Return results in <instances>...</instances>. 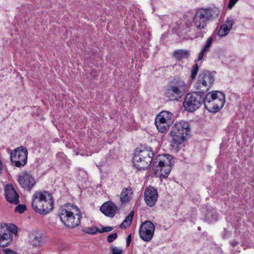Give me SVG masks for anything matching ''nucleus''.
Wrapping results in <instances>:
<instances>
[{
	"instance_id": "8",
	"label": "nucleus",
	"mask_w": 254,
	"mask_h": 254,
	"mask_svg": "<svg viewBox=\"0 0 254 254\" xmlns=\"http://www.w3.org/2000/svg\"><path fill=\"white\" fill-rule=\"evenodd\" d=\"M28 151L26 147L20 146L11 151L10 161L13 165L21 168L23 167L27 161Z\"/></svg>"
},
{
	"instance_id": "6",
	"label": "nucleus",
	"mask_w": 254,
	"mask_h": 254,
	"mask_svg": "<svg viewBox=\"0 0 254 254\" xmlns=\"http://www.w3.org/2000/svg\"><path fill=\"white\" fill-rule=\"evenodd\" d=\"M214 77L212 73H201L199 74L198 80L195 84L196 91L195 93L203 95L207 92L213 84Z\"/></svg>"
},
{
	"instance_id": "12",
	"label": "nucleus",
	"mask_w": 254,
	"mask_h": 254,
	"mask_svg": "<svg viewBox=\"0 0 254 254\" xmlns=\"http://www.w3.org/2000/svg\"><path fill=\"white\" fill-rule=\"evenodd\" d=\"M158 197V194L156 189L151 186L146 188L144 193V199L148 206H153L155 204Z\"/></svg>"
},
{
	"instance_id": "18",
	"label": "nucleus",
	"mask_w": 254,
	"mask_h": 254,
	"mask_svg": "<svg viewBox=\"0 0 254 254\" xmlns=\"http://www.w3.org/2000/svg\"><path fill=\"white\" fill-rule=\"evenodd\" d=\"M133 190L132 189L128 187L124 188L120 194V200L122 203H127L132 199Z\"/></svg>"
},
{
	"instance_id": "35",
	"label": "nucleus",
	"mask_w": 254,
	"mask_h": 254,
	"mask_svg": "<svg viewBox=\"0 0 254 254\" xmlns=\"http://www.w3.org/2000/svg\"><path fill=\"white\" fill-rule=\"evenodd\" d=\"M238 1V0H230L228 5L229 9H231Z\"/></svg>"
},
{
	"instance_id": "20",
	"label": "nucleus",
	"mask_w": 254,
	"mask_h": 254,
	"mask_svg": "<svg viewBox=\"0 0 254 254\" xmlns=\"http://www.w3.org/2000/svg\"><path fill=\"white\" fill-rule=\"evenodd\" d=\"M190 55L189 51L186 50H178L173 53V56L178 60L183 58H188Z\"/></svg>"
},
{
	"instance_id": "10",
	"label": "nucleus",
	"mask_w": 254,
	"mask_h": 254,
	"mask_svg": "<svg viewBox=\"0 0 254 254\" xmlns=\"http://www.w3.org/2000/svg\"><path fill=\"white\" fill-rule=\"evenodd\" d=\"M207 11L204 8L198 9L193 18V22L195 27L199 30L203 29L209 20Z\"/></svg>"
},
{
	"instance_id": "19",
	"label": "nucleus",
	"mask_w": 254,
	"mask_h": 254,
	"mask_svg": "<svg viewBox=\"0 0 254 254\" xmlns=\"http://www.w3.org/2000/svg\"><path fill=\"white\" fill-rule=\"evenodd\" d=\"M172 117V114L171 112L163 111L161 112L156 117L155 120L163 123L169 124Z\"/></svg>"
},
{
	"instance_id": "1",
	"label": "nucleus",
	"mask_w": 254,
	"mask_h": 254,
	"mask_svg": "<svg viewBox=\"0 0 254 254\" xmlns=\"http://www.w3.org/2000/svg\"><path fill=\"white\" fill-rule=\"evenodd\" d=\"M154 155L153 150L148 147L136 149L134 153L133 164L135 168L139 170L147 169L151 163L152 167L156 171H160L163 178L170 173L173 164V157L169 154L159 155L153 160Z\"/></svg>"
},
{
	"instance_id": "21",
	"label": "nucleus",
	"mask_w": 254,
	"mask_h": 254,
	"mask_svg": "<svg viewBox=\"0 0 254 254\" xmlns=\"http://www.w3.org/2000/svg\"><path fill=\"white\" fill-rule=\"evenodd\" d=\"M133 215L134 212L131 211L129 214L126 217L123 222L120 225V227L122 229H126L127 227L130 226L133 219Z\"/></svg>"
},
{
	"instance_id": "15",
	"label": "nucleus",
	"mask_w": 254,
	"mask_h": 254,
	"mask_svg": "<svg viewBox=\"0 0 254 254\" xmlns=\"http://www.w3.org/2000/svg\"><path fill=\"white\" fill-rule=\"evenodd\" d=\"M18 181L21 187L27 190H30L35 184V179L27 173L19 176Z\"/></svg>"
},
{
	"instance_id": "32",
	"label": "nucleus",
	"mask_w": 254,
	"mask_h": 254,
	"mask_svg": "<svg viewBox=\"0 0 254 254\" xmlns=\"http://www.w3.org/2000/svg\"><path fill=\"white\" fill-rule=\"evenodd\" d=\"M234 24V21L232 19H228L224 24L229 29H231L232 28L233 25Z\"/></svg>"
},
{
	"instance_id": "25",
	"label": "nucleus",
	"mask_w": 254,
	"mask_h": 254,
	"mask_svg": "<svg viewBox=\"0 0 254 254\" xmlns=\"http://www.w3.org/2000/svg\"><path fill=\"white\" fill-rule=\"evenodd\" d=\"M230 31V29H229L224 24H222L218 31V35L220 37L225 36L229 33Z\"/></svg>"
},
{
	"instance_id": "40",
	"label": "nucleus",
	"mask_w": 254,
	"mask_h": 254,
	"mask_svg": "<svg viewBox=\"0 0 254 254\" xmlns=\"http://www.w3.org/2000/svg\"><path fill=\"white\" fill-rule=\"evenodd\" d=\"M237 242H232V243H231L233 247H234L235 246H236V245H237Z\"/></svg>"
},
{
	"instance_id": "23",
	"label": "nucleus",
	"mask_w": 254,
	"mask_h": 254,
	"mask_svg": "<svg viewBox=\"0 0 254 254\" xmlns=\"http://www.w3.org/2000/svg\"><path fill=\"white\" fill-rule=\"evenodd\" d=\"M155 124L158 131L161 133H164L166 131L167 128L169 127V124L160 123L158 121H155Z\"/></svg>"
},
{
	"instance_id": "3",
	"label": "nucleus",
	"mask_w": 254,
	"mask_h": 254,
	"mask_svg": "<svg viewBox=\"0 0 254 254\" xmlns=\"http://www.w3.org/2000/svg\"><path fill=\"white\" fill-rule=\"evenodd\" d=\"M225 102V95L220 91L209 92L204 98V107L209 112H218L223 107Z\"/></svg>"
},
{
	"instance_id": "38",
	"label": "nucleus",
	"mask_w": 254,
	"mask_h": 254,
	"mask_svg": "<svg viewBox=\"0 0 254 254\" xmlns=\"http://www.w3.org/2000/svg\"><path fill=\"white\" fill-rule=\"evenodd\" d=\"M130 242H131V235L129 234L127 236V247H128L129 246Z\"/></svg>"
},
{
	"instance_id": "31",
	"label": "nucleus",
	"mask_w": 254,
	"mask_h": 254,
	"mask_svg": "<svg viewBox=\"0 0 254 254\" xmlns=\"http://www.w3.org/2000/svg\"><path fill=\"white\" fill-rule=\"evenodd\" d=\"M118 237V234L116 233L109 235L107 237V241L109 243H112L115 241Z\"/></svg>"
},
{
	"instance_id": "39",
	"label": "nucleus",
	"mask_w": 254,
	"mask_h": 254,
	"mask_svg": "<svg viewBox=\"0 0 254 254\" xmlns=\"http://www.w3.org/2000/svg\"><path fill=\"white\" fill-rule=\"evenodd\" d=\"M11 232H12V233H13L14 234L16 235V233H17V228H16V227H15V228H14V229H13L12 230Z\"/></svg>"
},
{
	"instance_id": "7",
	"label": "nucleus",
	"mask_w": 254,
	"mask_h": 254,
	"mask_svg": "<svg viewBox=\"0 0 254 254\" xmlns=\"http://www.w3.org/2000/svg\"><path fill=\"white\" fill-rule=\"evenodd\" d=\"M203 95L191 92L188 93L186 96L184 102V106L186 110L193 112L198 109L204 103Z\"/></svg>"
},
{
	"instance_id": "26",
	"label": "nucleus",
	"mask_w": 254,
	"mask_h": 254,
	"mask_svg": "<svg viewBox=\"0 0 254 254\" xmlns=\"http://www.w3.org/2000/svg\"><path fill=\"white\" fill-rule=\"evenodd\" d=\"M42 241V237L39 235H33L31 243L34 246H37L40 245Z\"/></svg>"
},
{
	"instance_id": "13",
	"label": "nucleus",
	"mask_w": 254,
	"mask_h": 254,
	"mask_svg": "<svg viewBox=\"0 0 254 254\" xmlns=\"http://www.w3.org/2000/svg\"><path fill=\"white\" fill-rule=\"evenodd\" d=\"M12 241L11 232L4 224H0V247L8 246Z\"/></svg>"
},
{
	"instance_id": "22",
	"label": "nucleus",
	"mask_w": 254,
	"mask_h": 254,
	"mask_svg": "<svg viewBox=\"0 0 254 254\" xmlns=\"http://www.w3.org/2000/svg\"><path fill=\"white\" fill-rule=\"evenodd\" d=\"M205 10L207 11L209 19L212 18H216L219 15L220 11L219 9L216 7L206 8Z\"/></svg>"
},
{
	"instance_id": "27",
	"label": "nucleus",
	"mask_w": 254,
	"mask_h": 254,
	"mask_svg": "<svg viewBox=\"0 0 254 254\" xmlns=\"http://www.w3.org/2000/svg\"><path fill=\"white\" fill-rule=\"evenodd\" d=\"M212 41H213V38L212 37H210L208 38V39L207 40L205 45L202 48V49H203V51H205L207 52L209 50V49L212 44Z\"/></svg>"
},
{
	"instance_id": "16",
	"label": "nucleus",
	"mask_w": 254,
	"mask_h": 254,
	"mask_svg": "<svg viewBox=\"0 0 254 254\" xmlns=\"http://www.w3.org/2000/svg\"><path fill=\"white\" fill-rule=\"evenodd\" d=\"M100 210L106 216L113 217L116 213L117 207L112 202L107 201L100 207Z\"/></svg>"
},
{
	"instance_id": "33",
	"label": "nucleus",
	"mask_w": 254,
	"mask_h": 254,
	"mask_svg": "<svg viewBox=\"0 0 254 254\" xmlns=\"http://www.w3.org/2000/svg\"><path fill=\"white\" fill-rule=\"evenodd\" d=\"M87 230V231H86V232L90 234H95L99 231V230L96 228L93 227L88 228Z\"/></svg>"
},
{
	"instance_id": "29",
	"label": "nucleus",
	"mask_w": 254,
	"mask_h": 254,
	"mask_svg": "<svg viewBox=\"0 0 254 254\" xmlns=\"http://www.w3.org/2000/svg\"><path fill=\"white\" fill-rule=\"evenodd\" d=\"M198 70V65L197 64H195L191 70V77L192 79L195 78Z\"/></svg>"
},
{
	"instance_id": "2",
	"label": "nucleus",
	"mask_w": 254,
	"mask_h": 254,
	"mask_svg": "<svg viewBox=\"0 0 254 254\" xmlns=\"http://www.w3.org/2000/svg\"><path fill=\"white\" fill-rule=\"evenodd\" d=\"M54 203L51 193L46 191H36L33 195L31 206L37 213L45 215L52 211Z\"/></svg>"
},
{
	"instance_id": "14",
	"label": "nucleus",
	"mask_w": 254,
	"mask_h": 254,
	"mask_svg": "<svg viewBox=\"0 0 254 254\" xmlns=\"http://www.w3.org/2000/svg\"><path fill=\"white\" fill-rule=\"evenodd\" d=\"M5 195L6 200L10 203L17 204L19 203V195L11 185L5 187Z\"/></svg>"
},
{
	"instance_id": "17",
	"label": "nucleus",
	"mask_w": 254,
	"mask_h": 254,
	"mask_svg": "<svg viewBox=\"0 0 254 254\" xmlns=\"http://www.w3.org/2000/svg\"><path fill=\"white\" fill-rule=\"evenodd\" d=\"M76 215L74 213L64 223V224L69 228H74L78 226L80 223V219L82 216L80 212H75Z\"/></svg>"
},
{
	"instance_id": "36",
	"label": "nucleus",
	"mask_w": 254,
	"mask_h": 254,
	"mask_svg": "<svg viewBox=\"0 0 254 254\" xmlns=\"http://www.w3.org/2000/svg\"><path fill=\"white\" fill-rule=\"evenodd\" d=\"M3 251L5 254H17L15 251L9 249H4Z\"/></svg>"
},
{
	"instance_id": "30",
	"label": "nucleus",
	"mask_w": 254,
	"mask_h": 254,
	"mask_svg": "<svg viewBox=\"0 0 254 254\" xmlns=\"http://www.w3.org/2000/svg\"><path fill=\"white\" fill-rule=\"evenodd\" d=\"M111 250L112 254H123V251L122 249H119L116 247H111Z\"/></svg>"
},
{
	"instance_id": "24",
	"label": "nucleus",
	"mask_w": 254,
	"mask_h": 254,
	"mask_svg": "<svg viewBox=\"0 0 254 254\" xmlns=\"http://www.w3.org/2000/svg\"><path fill=\"white\" fill-rule=\"evenodd\" d=\"M205 218L206 220L210 222L217 220L218 215L214 210H212L207 212L205 215Z\"/></svg>"
},
{
	"instance_id": "28",
	"label": "nucleus",
	"mask_w": 254,
	"mask_h": 254,
	"mask_svg": "<svg viewBox=\"0 0 254 254\" xmlns=\"http://www.w3.org/2000/svg\"><path fill=\"white\" fill-rule=\"evenodd\" d=\"M26 209V206L23 204H19L16 206L15 211L20 214L22 213Z\"/></svg>"
},
{
	"instance_id": "4",
	"label": "nucleus",
	"mask_w": 254,
	"mask_h": 254,
	"mask_svg": "<svg viewBox=\"0 0 254 254\" xmlns=\"http://www.w3.org/2000/svg\"><path fill=\"white\" fill-rule=\"evenodd\" d=\"M190 128L187 122L183 121L176 123L172 127L170 135L172 138L171 145L174 146L184 142L190 132Z\"/></svg>"
},
{
	"instance_id": "34",
	"label": "nucleus",
	"mask_w": 254,
	"mask_h": 254,
	"mask_svg": "<svg viewBox=\"0 0 254 254\" xmlns=\"http://www.w3.org/2000/svg\"><path fill=\"white\" fill-rule=\"evenodd\" d=\"M113 230V228L111 227H102L100 230H99L98 232L101 233L103 232H108Z\"/></svg>"
},
{
	"instance_id": "5",
	"label": "nucleus",
	"mask_w": 254,
	"mask_h": 254,
	"mask_svg": "<svg viewBox=\"0 0 254 254\" xmlns=\"http://www.w3.org/2000/svg\"><path fill=\"white\" fill-rule=\"evenodd\" d=\"M186 84L180 79H175L170 83L165 91V95L170 100H178L185 92Z\"/></svg>"
},
{
	"instance_id": "11",
	"label": "nucleus",
	"mask_w": 254,
	"mask_h": 254,
	"mask_svg": "<svg viewBox=\"0 0 254 254\" xmlns=\"http://www.w3.org/2000/svg\"><path fill=\"white\" fill-rule=\"evenodd\" d=\"M75 212H80L79 209L75 205L67 203L62 206L59 212V216L63 223Z\"/></svg>"
},
{
	"instance_id": "9",
	"label": "nucleus",
	"mask_w": 254,
	"mask_h": 254,
	"mask_svg": "<svg viewBox=\"0 0 254 254\" xmlns=\"http://www.w3.org/2000/svg\"><path fill=\"white\" fill-rule=\"evenodd\" d=\"M155 226L149 220L142 223L139 227V234L140 238L145 242L150 241L154 235Z\"/></svg>"
},
{
	"instance_id": "37",
	"label": "nucleus",
	"mask_w": 254,
	"mask_h": 254,
	"mask_svg": "<svg viewBox=\"0 0 254 254\" xmlns=\"http://www.w3.org/2000/svg\"><path fill=\"white\" fill-rule=\"evenodd\" d=\"M206 52V51H203V49H202V50L201 51V52L199 53V55H198V59H197V60L198 61L201 60L203 58V57L205 54V53Z\"/></svg>"
}]
</instances>
